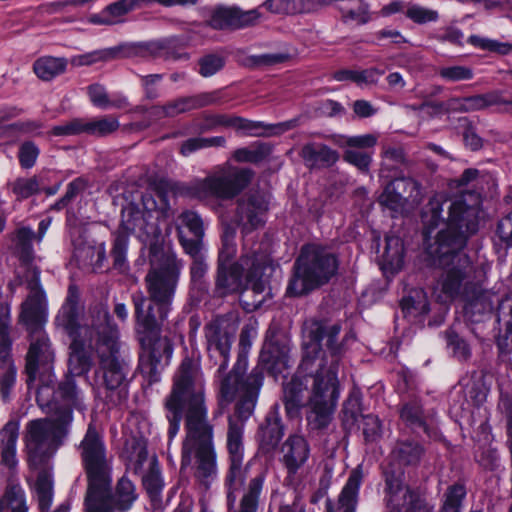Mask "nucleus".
<instances>
[{
	"instance_id": "1",
	"label": "nucleus",
	"mask_w": 512,
	"mask_h": 512,
	"mask_svg": "<svg viewBox=\"0 0 512 512\" xmlns=\"http://www.w3.org/2000/svg\"><path fill=\"white\" fill-rule=\"evenodd\" d=\"M477 199L472 193L448 197L435 194L422 212L426 240L439 225L445 227L427 247L434 264L443 268L434 293L440 302L446 303L462 297L471 303L481 297L489 298L483 291L478 271L469 257L461 251L466 238L477 230Z\"/></svg>"
},
{
	"instance_id": "2",
	"label": "nucleus",
	"mask_w": 512,
	"mask_h": 512,
	"mask_svg": "<svg viewBox=\"0 0 512 512\" xmlns=\"http://www.w3.org/2000/svg\"><path fill=\"white\" fill-rule=\"evenodd\" d=\"M78 300L77 289L70 286L66 301L55 318L57 327L71 338L68 374L60 383L58 393L70 405L82 403L83 393L74 377L88 373L92 366L91 354L95 352L99 359L95 373L96 388L116 392L118 400H121L127 396V389L125 367L118 356V330L111 324V316L104 306L91 311L87 322L79 325Z\"/></svg>"
},
{
	"instance_id": "3",
	"label": "nucleus",
	"mask_w": 512,
	"mask_h": 512,
	"mask_svg": "<svg viewBox=\"0 0 512 512\" xmlns=\"http://www.w3.org/2000/svg\"><path fill=\"white\" fill-rule=\"evenodd\" d=\"M341 327L338 324L313 323L307 330L300 365L312 380L308 399L307 420L314 428L326 427L339 398L338 370L342 346L337 343Z\"/></svg>"
},
{
	"instance_id": "4",
	"label": "nucleus",
	"mask_w": 512,
	"mask_h": 512,
	"mask_svg": "<svg viewBox=\"0 0 512 512\" xmlns=\"http://www.w3.org/2000/svg\"><path fill=\"white\" fill-rule=\"evenodd\" d=\"M169 183L161 181L154 189L155 195L160 199L158 204L152 193L142 196L141 204L129 203L122 210L121 224L114 233L112 257L114 265L122 268L126 259L129 234H135L141 241H148L157 233V224L153 213L157 210H166L169 207Z\"/></svg>"
},
{
	"instance_id": "5",
	"label": "nucleus",
	"mask_w": 512,
	"mask_h": 512,
	"mask_svg": "<svg viewBox=\"0 0 512 512\" xmlns=\"http://www.w3.org/2000/svg\"><path fill=\"white\" fill-rule=\"evenodd\" d=\"M83 468L88 478V490L85 498V512H109L105 510L108 502L111 479V463L103 436L90 423L77 446Z\"/></svg>"
},
{
	"instance_id": "6",
	"label": "nucleus",
	"mask_w": 512,
	"mask_h": 512,
	"mask_svg": "<svg viewBox=\"0 0 512 512\" xmlns=\"http://www.w3.org/2000/svg\"><path fill=\"white\" fill-rule=\"evenodd\" d=\"M165 408L169 421V442L179 432L184 408H186V438L188 437V419L193 410H203L204 414L201 417L204 423H208L204 380L191 359L185 358L175 374L173 388L166 398Z\"/></svg>"
},
{
	"instance_id": "7",
	"label": "nucleus",
	"mask_w": 512,
	"mask_h": 512,
	"mask_svg": "<svg viewBox=\"0 0 512 512\" xmlns=\"http://www.w3.org/2000/svg\"><path fill=\"white\" fill-rule=\"evenodd\" d=\"M203 410H193L188 419V437L182 447V467L191 462L195 455L194 477L205 488L217 479L218 468L213 446V427L204 423Z\"/></svg>"
},
{
	"instance_id": "8",
	"label": "nucleus",
	"mask_w": 512,
	"mask_h": 512,
	"mask_svg": "<svg viewBox=\"0 0 512 512\" xmlns=\"http://www.w3.org/2000/svg\"><path fill=\"white\" fill-rule=\"evenodd\" d=\"M270 258L264 254L245 255L239 265L230 268L219 267L216 288L220 294L238 292L242 289L251 290L259 299L252 303L254 308L261 306L265 299L268 276L267 271H272Z\"/></svg>"
},
{
	"instance_id": "9",
	"label": "nucleus",
	"mask_w": 512,
	"mask_h": 512,
	"mask_svg": "<svg viewBox=\"0 0 512 512\" xmlns=\"http://www.w3.org/2000/svg\"><path fill=\"white\" fill-rule=\"evenodd\" d=\"M72 421V409L63 407L49 417L28 422L24 442L30 458L42 461L54 456L64 444Z\"/></svg>"
},
{
	"instance_id": "10",
	"label": "nucleus",
	"mask_w": 512,
	"mask_h": 512,
	"mask_svg": "<svg viewBox=\"0 0 512 512\" xmlns=\"http://www.w3.org/2000/svg\"><path fill=\"white\" fill-rule=\"evenodd\" d=\"M337 270L336 258L316 245L303 247L294 266L287 294L301 296L327 282Z\"/></svg>"
},
{
	"instance_id": "11",
	"label": "nucleus",
	"mask_w": 512,
	"mask_h": 512,
	"mask_svg": "<svg viewBox=\"0 0 512 512\" xmlns=\"http://www.w3.org/2000/svg\"><path fill=\"white\" fill-rule=\"evenodd\" d=\"M225 370L217 371L218 398L220 406H226L232 403L237 397L240 398L238 412L240 416H248L252 413L260 388L263 384L262 372L254 369L244 381L236 371H231L225 375Z\"/></svg>"
},
{
	"instance_id": "12",
	"label": "nucleus",
	"mask_w": 512,
	"mask_h": 512,
	"mask_svg": "<svg viewBox=\"0 0 512 512\" xmlns=\"http://www.w3.org/2000/svg\"><path fill=\"white\" fill-rule=\"evenodd\" d=\"M181 264L174 253L164 255L146 276L150 300L158 308L159 319L167 318L175 294Z\"/></svg>"
},
{
	"instance_id": "13",
	"label": "nucleus",
	"mask_w": 512,
	"mask_h": 512,
	"mask_svg": "<svg viewBox=\"0 0 512 512\" xmlns=\"http://www.w3.org/2000/svg\"><path fill=\"white\" fill-rule=\"evenodd\" d=\"M30 334L31 344L26 358L27 382L31 384L38 379L42 383L37 390V402L43 407L47 404L44 394L49 395L52 391L49 386L53 383L54 378V352L44 331Z\"/></svg>"
},
{
	"instance_id": "14",
	"label": "nucleus",
	"mask_w": 512,
	"mask_h": 512,
	"mask_svg": "<svg viewBox=\"0 0 512 512\" xmlns=\"http://www.w3.org/2000/svg\"><path fill=\"white\" fill-rule=\"evenodd\" d=\"M125 447L129 454L130 464L136 473L144 470L145 464H147L148 469L142 476L143 485L153 508H160L164 481L156 457H148L146 442L142 438H135L131 442L127 441Z\"/></svg>"
},
{
	"instance_id": "15",
	"label": "nucleus",
	"mask_w": 512,
	"mask_h": 512,
	"mask_svg": "<svg viewBox=\"0 0 512 512\" xmlns=\"http://www.w3.org/2000/svg\"><path fill=\"white\" fill-rule=\"evenodd\" d=\"M252 173L248 169H239L225 164L217 167L214 172L201 183L204 196L212 195L220 198H232L238 194L251 180Z\"/></svg>"
},
{
	"instance_id": "16",
	"label": "nucleus",
	"mask_w": 512,
	"mask_h": 512,
	"mask_svg": "<svg viewBox=\"0 0 512 512\" xmlns=\"http://www.w3.org/2000/svg\"><path fill=\"white\" fill-rule=\"evenodd\" d=\"M206 349L209 358L219 364L220 371L227 369L229 364L232 341L236 327L229 320L215 318L204 327Z\"/></svg>"
},
{
	"instance_id": "17",
	"label": "nucleus",
	"mask_w": 512,
	"mask_h": 512,
	"mask_svg": "<svg viewBox=\"0 0 512 512\" xmlns=\"http://www.w3.org/2000/svg\"><path fill=\"white\" fill-rule=\"evenodd\" d=\"M31 280L28 281L29 295L22 304L20 321L30 333L44 331L43 326L47 320V300L40 286V271L37 268L28 270Z\"/></svg>"
},
{
	"instance_id": "18",
	"label": "nucleus",
	"mask_w": 512,
	"mask_h": 512,
	"mask_svg": "<svg viewBox=\"0 0 512 512\" xmlns=\"http://www.w3.org/2000/svg\"><path fill=\"white\" fill-rule=\"evenodd\" d=\"M311 447L307 439L298 434L288 436L280 447V462L286 470L285 482L294 488L301 482L300 471L309 461Z\"/></svg>"
},
{
	"instance_id": "19",
	"label": "nucleus",
	"mask_w": 512,
	"mask_h": 512,
	"mask_svg": "<svg viewBox=\"0 0 512 512\" xmlns=\"http://www.w3.org/2000/svg\"><path fill=\"white\" fill-rule=\"evenodd\" d=\"M420 201V185L410 178H401L390 182L379 197L381 205L400 213L407 211L408 206H415Z\"/></svg>"
},
{
	"instance_id": "20",
	"label": "nucleus",
	"mask_w": 512,
	"mask_h": 512,
	"mask_svg": "<svg viewBox=\"0 0 512 512\" xmlns=\"http://www.w3.org/2000/svg\"><path fill=\"white\" fill-rule=\"evenodd\" d=\"M386 501L391 512H432L421 496L404 485L399 477L386 479Z\"/></svg>"
},
{
	"instance_id": "21",
	"label": "nucleus",
	"mask_w": 512,
	"mask_h": 512,
	"mask_svg": "<svg viewBox=\"0 0 512 512\" xmlns=\"http://www.w3.org/2000/svg\"><path fill=\"white\" fill-rule=\"evenodd\" d=\"M141 344L140 367L143 372L154 376L168 365L173 353L172 345L167 338L151 339L148 336L141 339Z\"/></svg>"
},
{
	"instance_id": "22",
	"label": "nucleus",
	"mask_w": 512,
	"mask_h": 512,
	"mask_svg": "<svg viewBox=\"0 0 512 512\" xmlns=\"http://www.w3.org/2000/svg\"><path fill=\"white\" fill-rule=\"evenodd\" d=\"M498 105H505V110L512 112V98H504L500 91H492L463 98H452L448 100L446 104L437 103L431 105V107L438 111L445 109L459 112H473Z\"/></svg>"
},
{
	"instance_id": "23",
	"label": "nucleus",
	"mask_w": 512,
	"mask_h": 512,
	"mask_svg": "<svg viewBox=\"0 0 512 512\" xmlns=\"http://www.w3.org/2000/svg\"><path fill=\"white\" fill-rule=\"evenodd\" d=\"M262 17L260 8L242 11L237 8H218L209 20V26L214 29H237L253 25Z\"/></svg>"
},
{
	"instance_id": "24",
	"label": "nucleus",
	"mask_w": 512,
	"mask_h": 512,
	"mask_svg": "<svg viewBox=\"0 0 512 512\" xmlns=\"http://www.w3.org/2000/svg\"><path fill=\"white\" fill-rule=\"evenodd\" d=\"M19 428V420L11 419L0 430V464L2 467L8 470L9 477L13 475V472L18 465L16 447L19 436Z\"/></svg>"
},
{
	"instance_id": "25",
	"label": "nucleus",
	"mask_w": 512,
	"mask_h": 512,
	"mask_svg": "<svg viewBox=\"0 0 512 512\" xmlns=\"http://www.w3.org/2000/svg\"><path fill=\"white\" fill-rule=\"evenodd\" d=\"M268 201L263 195H255L239 205L240 221L245 229H254L265 223Z\"/></svg>"
},
{
	"instance_id": "26",
	"label": "nucleus",
	"mask_w": 512,
	"mask_h": 512,
	"mask_svg": "<svg viewBox=\"0 0 512 512\" xmlns=\"http://www.w3.org/2000/svg\"><path fill=\"white\" fill-rule=\"evenodd\" d=\"M300 156L309 168L330 167L335 164L339 155L326 145L308 143L301 149Z\"/></svg>"
},
{
	"instance_id": "27",
	"label": "nucleus",
	"mask_w": 512,
	"mask_h": 512,
	"mask_svg": "<svg viewBox=\"0 0 512 512\" xmlns=\"http://www.w3.org/2000/svg\"><path fill=\"white\" fill-rule=\"evenodd\" d=\"M137 498L135 485L130 479L123 476L117 483L113 497L111 496V489H109L108 502L104 509L113 512L111 508L113 503L118 511L126 512L132 507Z\"/></svg>"
},
{
	"instance_id": "28",
	"label": "nucleus",
	"mask_w": 512,
	"mask_h": 512,
	"mask_svg": "<svg viewBox=\"0 0 512 512\" xmlns=\"http://www.w3.org/2000/svg\"><path fill=\"white\" fill-rule=\"evenodd\" d=\"M217 126L233 127L249 135H258L260 123L240 117H227L224 115H212L206 118V123L201 125V130H210Z\"/></svg>"
},
{
	"instance_id": "29",
	"label": "nucleus",
	"mask_w": 512,
	"mask_h": 512,
	"mask_svg": "<svg viewBox=\"0 0 512 512\" xmlns=\"http://www.w3.org/2000/svg\"><path fill=\"white\" fill-rule=\"evenodd\" d=\"M288 353V345L269 342L265 343L260 358L274 373H282L288 366Z\"/></svg>"
},
{
	"instance_id": "30",
	"label": "nucleus",
	"mask_w": 512,
	"mask_h": 512,
	"mask_svg": "<svg viewBox=\"0 0 512 512\" xmlns=\"http://www.w3.org/2000/svg\"><path fill=\"white\" fill-rule=\"evenodd\" d=\"M213 102L214 97L212 95L201 94L192 97L179 98L161 107V110L165 116L174 117L180 113L200 108Z\"/></svg>"
},
{
	"instance_id": "31",
	"label": "nucleus",
	"mask_w": 512,
	"mask_h": 512,
	"mask_svg": "<svg viewBox=\"0 0 512 512\" xmlns=\"http://www.w3.org/2000/svg\"><path fill=\"white\" fill-rule=\"evenodd\" d=\"M361 483L362 472L359 468H356L350 473L339 496V508L343 509V512H355Z\"/></svg>"
},
{
	"instance_id": "32",
	"label": "nucleus",
	"mask_w": 512,
	"mask_h": 512,
	"mask_svg": "<svg viewBox=\"0 0 512 512\" xmlns=\"http://www.w3.org/2000/svg\"><path fill=\"white\" fill-rule=\"evenodd\" d=\"M243 430L244 422L242 419L232 417L229 418L227 449L230 456V462H243Z\"/></svg>"
},
{
	"instance_id": "33",
	"label": "nucleus",
	"mask_w": 512,
	"mask_h": 512,
	"mask_svg": "<svg viewBox=\"0 0 512 512\" xmlns=\"http://www.w3.org/2000/svg\"><path fill=\"white\" fill-rule=\"evenodd\" d=\"M260 8L274 14L294 15L313 9L312 0H266Z\"/></svg>"
},
{
	"instance_id": "34",
	"label": "nucleus",
	"mask_w": 512,
	"mask_h": 512,
	"mask_svg": "<svg viewBox=\"0 0 512 512\" xmlns=\"http://www.w3.org/2000/svg\"><path fill=\"white\" fill-rule=\"evenodd\" d=\"M67 67L65 58L44 56L37 59L33 64V71L43 81H50L64 73Z\"/></svg>"
},
{
	"instance_id": "35",
	"label": "nucleus",
	"mask_w": 512,
	"mask_h": 512,
	"mask_svg": "<svg viewBox=\"0 0 512 512\" xmlns=\"http://www.w3.org/2000/svg\"><path fill=\"white\" fill-rule=\"evenodd\" d=\"M147 300L142 292L133 294V303L136 310L138 325L143 329L144 333H153L158 327L159 316L153 312L151 305L145 307Z\"/></svg>"
},
{
	"instance_id": "36",
	"label": "nucleus",
	"mask_w": 512,
	"mask_h": 512,
	"mask_svg": "<svg viewBox=\"0 0 512 512\" xmlns=\"http://www.w3.org/2000/svg\"><path fill=\"white\" fill-rule=\"evenodd\" d=\"M0 512H28L25 492L18 483L14 481L8 483L0 501Z\"/></svg>"
},
{
	"instance_id": "37",
	"label": "nucleus",
	"mask_w": 512,
	"mask_h": 512,
	"mask_svg": "<svg viewBox=\"0 0 512 512\" xmlns=\"http://www.w3.org/2000/svg\"><path fill=\"white\" fill-rule=\"evenodd\" d=\"M382 258L384 267L389 269L391 272H397L402 268L404 245L400 237H386V246Z\"/></svg>"
},
{
	"instance_id": "38",
	"label": "nucleus",
	"mask_w": 512,
	"mask_h": 512,
	"mask_svg": "<svg viewBox=\"0 0 512 512\" xmlns=\"http://www.w3.org/2000/svg\"><path fill=\"white\" fill-rule=\"evenodd\" d=\"M341 21L350 26L365 25L372 20V12L367 3L360 2L356 6L340 7Z\"/></svg>"
},
{
	"instance_id": "39",
	"label": "nucleus",
	"mask_w": 512,
	"mask_h": 512,
	"mask_svg": "<svg viewBox=\"0 0 512 512\" xmlns=\"http://www.w3.org/2000/svg\"><path fill=\"white\" fill-rule=\"evenodd\" d=\"M284 435V429L281 422L277 419L266 420V423L260 427L258 438L261 446L265 449L274 448Z\"/></svg>"
},
{
	"instance_id": "40",
	"label": "nucleus",
	"mask_w": 512,
	"mask_h": 512,
	"mask_svg": "<svg viewBox=\"0 0 512 512\" xmlns=\"http://www.w3.org/2000/svg\"><path fill=\"white\" fill-rule=\"evenodd\" d=\"M283 392L287 412L289 414L297 413L303 404V383L299 377L292 378L285 383Z\"/></svg>"
},
{
	"instance_id": "41",
	"label": "nucleus",
	"mask_w": 512,
	"mask_h": 512,
	"mask_svg": "<svg viewBox=\"0 0 512 512\" xmlns=\"http://www.w3.org/2000/svg\"><path fill=\"white\" fill-rule=\"evenodd\" d=\"M88 94L91 102L102 109L110 107L124 108L127 106V99L125 97L110 99L105 88L99 84L90 85L88 87Z\"/></svg>"
},
{
	"instance_id": "42",
	"label": "nucleus",
	"mask_w": 512,
	"mask_h": 512,
	"mask_svg": "<svg viewBox=\"0 0 512 512\" xmlns=\"http://www.w3.org/2000/svg\"><path fill=\"white\" fill-rule=\"evenodd\" d=\"M119 128V121L116 117L105 116L93 120H83L84 132L96 136H106Z\"/></svg>"
},
{
	"instance_id": "43",
	"label": "nucleus",
	"mask_w": 512,
	"mask_h": 512,
	"mask_svg": "<svg viewBox=\"0 0 512 512\" xmlns=\"http://www.w3.org/2000/svg\"><path fill=\"white\" fill-rule=\"evenodd\" d=\"M264 475L260 474L251 479L248 490L244 494L239 512H256L258 499L261 494L263 484H264Z\"/></svg>"
},
{
	"instance_id": "44",
	"label": "nucleus",
	"mask_w": 512,
	"mask_h": 512,
	"mask_svg": "<svg viewBox=\"0 0 512 512\" xmlns=\"http://www.w3.org/2000/svg\"><path fill=\"white\" fill-rule=\"evenodd\" d=\"M468 43L471 45L490 52H496L502 55L512 53V44L508 42H499L489 38H484L477 35H471L468 38Z\"/></svg>"
},
{
	"instance_id": "45",
	"label": "nucleus",
	"mask_w": 512,
	"mask_h": 512,
	"mask_svg": "<svg viewBox=\"0 0 512 512\" xmlns=\"http://www.w3.org/2000/svg\"><path fill=\"white\" fill-rule=\"evenodd\" d=\"M395 452L402 463L415 464L420 460L423 448L414 441H401L398 443Z\"/></svg>"
},
{
	"instance_id": "46",
	"label": "nucleus",
	"mask_w": 512,
	"mask_h": 512,
	"mask_svg": "<svg viewBox=\"0 0 512 512\" xmlns=\"http://www.w3.org/2000/svg\"><path fill=\"white\" fill-rule=\"evenodd\" d=\"M10 187L17 199H26L39 192L40 182L36 176L17 178L10 183Z\"/></svg>"
},
{
	"instance_id": "47",
	"label": "nucleus",
	"mask_w": 512,
	"mask_h": 512,
	"mask_svg": "<svg viewBox=\"0 0 512 512\" xmlns=\"http://www.w3.org/2000/svg\"><path fill=\"white\" fill-rule=\"evenodd\" d=\"M403 311L407 313L426 314L429 312V303L426 294L422 290H416L414 295L405 297L401 301Z\"/></svg>"
},
{
	"instance_id": "48",
	"label": "nucleus",
	"mask_w": 512,
	"mask_h": 512,
	"mask_svg": "<svg viewBox=\"0 0 512 512\" xmlns=\"http://www.w3.org/2000/svg\"><path fill=\"white\" fill-rule=\"evenodd\" d=\"M226 140L222 136L217 137H196L186 140L181 146V153L188 156L191 153L207 147L224 146Z\"/></svg>"
},
{
	"instance_id": "49",
	"label": "nucleus",
	"mask_w": 512,
	"mask_h": 512,
	"mask_svg": "<svg viewBox=\"0 0 512 512\" xmlns=\"http://www.w3.org/2000/svg\"><path fill=\"white\" fill-rule=\"evenodd\" d=\"M465 495L466 490L463 485L455 484L451 486L445 494L441 512H460Z\"/></svg>"
},
{
	"instance_id": "50",
	"label": "nucleus",
	"mask_w": 512,
	"mask_h": 512,
	"mask_svg": "<svg viewBox=\"0 0 512 512\" xmlns=\"http://www.w3.org/2000/svg\"><path fill=\"white\" fill-rule=\"evenodd\" d=\"M116 49H103L72 57L71 63L75 66L91 65L98 61H105L116 56Z\"/></svg>"
},
{
	"instance_id": "51",
	"label": "nucleus",
	"mask_w": 512,
	"mask_h": 512,
	"mask_svg": "<svg viewBox=\"0 0 512 512\" xmlns=\"http://www.w3.org/2000/svg\"><path fill=\"white\" fill-rule=\"evenodd\" d=\"M362 432L366 442H376L382 436L380 419L372 414L362 416Z\"/></svg>"
},
{
	"instance_id": "52",
	"label": "nucleus",
	"mask_w": 512,
	"mask_h": 512,
	"mask_svg": "<svg viewBox=\"0 0 512 512\" xmlns=\"http://www.w3.org/2000/svg\"><path fill=\"white\" fill-rule=\"evenodd\" d=\"M406 16L415 23L426 24L437 21L438 12L436 10L414 4L407 8Z\"/></svg>"
},
{
	"instance_id": "53",
	"label": "nucleus",
	"mask_w": 512,
	"mask_h": 512,
	"mask_svg": "<svg viewBox=\"0 0 512 512\" xmlns=\"http://www.w3.org/2000/svg\"><path fill=\"white\" fill-rule=\"evenodd\" d=\"M439 75L447 81L457 82L472 79L474 73L470 67L454 65L440 68Z\"/></svg>"
},
{
	"instance_id": "54",
	"label": "nucleus",
	"mask_w": 512,
	"mask_h": 512,
	"mask_svg": "<svg viewBox=\"0 0 512 512\" xmlns=\"http://www.w3.org/2000/svg\"><path fill=\"white\" fill-rule=\"evenodd\" d=\"M224 63H225L224 58L219 55H215V54L206 55L203 58H201L199 61V66H200L199 73L203 77L213 76L214 74H216L219 70H221L223 68Z\"/></svg>"
},
{
	"instance_id": "55",
	"label": "nucleus",
	"mask_w": 512,
	"mask_h": 512,
	"mask_svg": "<svg viewBox=\"0 0 512 512\" xmlns=\"http://www.w3.org/2000/svg\"><path fill=\"white\" fill-rule=\"evenodd\" d=\"M401 418L410 426L421 428L424 432L427 431L423 421V413L419 406L405 405L401 410Z\"/></svg>"
},
{
	"instance_id": "56",
	"label": "nucleus",
	"mask_w": 512,
	"mask_h": 512,
	"mask_svg": "<svg viewBox=\"0 0 512 512\" xmlns=\"http://www.w3.org/2000/svg\"><path fill=\"white\" fill-rule=\"evenodd\" d=\"M266 151L262 146H250L237 149L233 157L238 162L257 163L265 157Z\"/></svg>"
},
{
	"instance_id": "57",
	"label": "nucleus",
	"mask_w": 512,
	"mask_h": 512,
	"mask_svg": "<svg viewBox=\"0 0 512 512\" xmlns=\"http://www.w3.org/2000/svg\"><path fill=\"white\" fill-rule=\"evenodd\" d=\"M343 158L346 162L354 165L360 171L368 172L371 164L370 154L353 149H346Z\"/></svg>"
},
{
	"instance_id": "58",
	"label": "nucleus",
	"mask_w": 512,
	"mask_h": 512,
	"mask_svg": "<svg viewBox=\"0 0 512 512\" xmlns=\"http://www.w3.org/2000/svg\"><path fill=\"white\" fill-rule=\"evenodd\" d=\"M38 155V147L32 142H25L19 149V162L23 168L29 169L34 166Z\"/></svg>"
},
{
	"instance_id": "59",
	"label": "nucleus",
	"mask_w": 512,
	"mask_h": 512,
	"mask_svg": "<svg viewBox=\"0 0 512 512\" xmlns=\"http://www.w3.org/2000/svg\"><path fill=\"white\" fill-rule=\"evenodd\" d=\"M181 223L186 226L196 238H202L204 234L201 218L192 211H185L180 214Z\"/></svg>"
},
{
	"instance_id": "60",
	"label": "nucleus",
	"mask_w": 512,
	"mask_h": 512,
	"mask_svg": "<svg viewBox=\"0 0 512 512\" xmlns=\"http://www.w3.org/2000/svg\"><path fill=\"white\" fill-rule=\"evenodd\" d=\"M16 380L15 366L0 370V393L3 400H7L10 390L14 386Z\"/></svg>"
},
{
	"instance_id": "61",
	"label": "nucleus",
	"mask_w": 512,
	"mask_h": 512,
	"mask_svg": "<svg viewBox=\"0 0 512 512\" xmlns=\"http://www.w3.org/2000/svg\"><path fill=\"white\" fill-rule=\"evenodd\" d=\"M245 479V472L242 468V462H230V469L226 481L230 489L237 490L240 488Z\"/></svg>"
},
{
	"instance_id": "62",
	"label": "nucleus",
	"mask_w": 512,
	"mask_h": 512,
	"mask_svg": "<svg viewBox=\"0 0 512 512\" xmlns=\"http://www.w3.org/2000/svg\"><path fill=\"white\" fill-rule=\"evenodd\" d=\"M448 344L452 348L454 356L459 359H467L470 356L468 344L454 333L448 334Z\"/></svg>"
},
{
	"instance_id": "63",
	"label": "nucleus",
	"mask_w": 512,
	"mask_h": 512,
	"mask_svg": "<svg viewBox=\"0 0 512 512\" xmlns=\"http://www.w3.org/2000/svg\"><path fill=\"white\" fill-rule=\"evenodd\" d=\"M179 241L187 254H189L193 259L201 258V238H197L196 240H188L183 236V232L181 227H177Z\"/></svg>"
},
{
	"instance_id": "64",
	"label": "nucleus",
	"mask_w": 512,
	"mask_h": 512,
	"mask_svg": "<svg viewBox=\"0 0 512 512\" xmlns=\"http://www.w3.org/2000/svg\"><path fill=\"white\" fill-rule=\"evenodd\" d=\"M499 315L505 320L507 334L512 335V295L506 296L499 304Z\"/></svg>"
}]
</instances>
